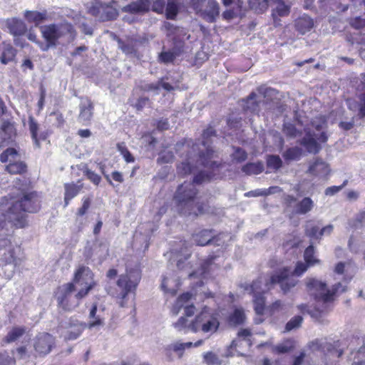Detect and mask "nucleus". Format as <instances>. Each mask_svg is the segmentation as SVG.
<instances>
[{
  "instance_id": "obj_50",
  "label": "nucleus",
  "mask_w": 365,
  "mask_h": 365,
  "mask_svg": "<svg viewBox=\"0 0 365 365\" xmlns=\"http://www.w3.org/2000/svg\"><path fill=\"white\" fill-rule=\"evenodd\" d=\"M267 165L272 169H278L282 165V160L279 156L271 155L267 158Z\"/></svg>"
},
{
  "instance_id": "obj_21",
  "label": "nucleus",
  "mask_w": 365,
  "mask_h": 365,
  "mask_svg": "<svg viewBox=\"0 0 365 365\" xmlns=\"http://www.w3.org/2000/svg\"><path fill=\"white\" fill-rule=\"evenodd\" d=\"M276 7L272 10V16L275 24H279V17L287 16L290 13V6L284 4V1H274Z\"/></svg>"
},
{
  "instance_id": "obj_32",
  "label": "nucleus",
  "mask_w": 365,
  "mask_h": 365,
  "mask_svg": "<svg viewBox=\"0 0 365 365\" xmlns=\"http://www.w3.org/2000/svg\"><path fill=\"white\" fill-rule=\"evenodd\" d=\"M314 207V202L310 197H304L297 206V213L304 215L311 211Z\"/></svg>"
},
{
  "instance_id": "obj_40",
  "label": "nucleus",
  "mask_w": 365,
  "mask_h": 365,
  "mask_svg": "<svg viewBox=\"0 0 365 365\" xmlns=\"http://www.w3.org/2000/svg\"><path fill=\"white\" fill-rule=\"evenodd\" d=\"M174 327L178 331L184 333L191 331L190 322H188L187 319L184 317H180L174 324Z\"/></svg>"
},
{
  "instance_id": "obj_15",
  "label": "nucleus",
  "mask_w": 365,
  "mask_h": 365,
  "mask_svg": "<svg viewBox=\"0 0 365 365\" xmlns=\"http://www.w3.org/2000/svg\"><path fill=\"white\" fill-rule=\"evenodd\" d=\"M94 106L88 98H81L79 103V114L78 120L83 125H87L91 123L93 115Z\"/></svg>"
},
{
  "instance_id": "obj_9",
  "label": "nucleus",
  "mask_w": 365,
  "mask_h": 365,
  "mask_svg": "<svg viewBox=\"0 0 365 365\" xmlns=\"http://www.w3.org/2000/svg\"><path fill=\"white\" fill-rule=\"evenodd\" d=\"M140 279V274L137 269L127 271L125 274L119 277L117 286L119 290L118 297L123 299L120 302L121 307L125 306L123 299L129 293L135 290Z\"/></svg>"
},
{
  "instance_id": "obj_6",
  "label": "nucleus",
  "mask_w": 365,
  "mask_h": 365,
  "mask_svg": "<svg viewBox=\"0 0 365 365\" xmlns=\"http://www.w3.org/2000/svg\"><path fill=\"white\" fill-rule=\"evenodd\" d=\"M307 287L310 294L318 302L323 304L332 302L335 294L343 293L346 290V287L340 282L336 284L331 290H329L324 282L315 278L307 279Z\"/></svg>"
},
{
  "instance_id": "obj_42",
  "label": "nucleus",
  "mask_w": 365,
  "mask_h": 365,
  "mask_svg": "<svg viewBox=\"0 0 365 365\" xmlns=\"http://www.w3.org/2000/svg\"><path fill=\"white\" fill-rule=\"evenodd\" d=\"M178 11V6L176 0H168L166 7V16L168 19H174Z\"/></svg>"
},
{
  "instance_id": "obj_16",
  "label": "nucleus",
  "mask_w": 365,
  "mask_h": 365,
  "mask_svg": "<svg viewBox=\"0 0 365 365\" xmlns=\"http://www.w3.org/2000/svg\"><path fill=\"white\" fill-rule=\"evenodd\" d=\"M224 237H229V236L227 235L222 234L217 237H212L211 231L207 230H202L193 237L195 243L200 246H205L209 243L221 245L222 244L218 242V239Z\"/></svg>"
},
{
  "instance_id": "obj_59",
  "label": "nucleus",
  "mask_w": 365,
  "mask_h": 365,
  "mask_svg": "<svg viewBox=\"0 0 365 365\" xmlns=\"http://www.w3.org/2000/svg\"><path fill=\"white\" fill-rule=\"evenodd\" d=\"M241 10H239V9L237 7L236 10H227L222 13V17L223 19L226 20H230L232 19L234 17L237 16L239 14V12Z\"/></svg>"
},
{
  "instance_id": "obj_34",
  "label": "nucleus",
  "mask_w": 365,
  "mask_h": 365,
  "mask_svg": "<svg viewBox=\"0 0 365 365\" xmlns=\"http://www.w3.org/2000/svg\"><path fill=\"white\" fill-rule=\"evenodd\" d=\"M250 8L257 13H262L268 8L267 0H248Z\"/></svg>"
},
{
  "instance_id": "obj_33",
  "label": "nucleus",
  "mask_w": 365,
  "mask_h": 365,
  "mask_svg": "<svg viewBox=\"0 0 365 365\" xmlns=\"http://www.w3.org/2000/svg\"><path fill=\"white\" fill-rule=\"evenodd\" d=\"M80 187L74 184L65 185V197L64 201L66 206L68 205L69 201L73 198L79 192Z\"/></svg>"
},
{
  "instance_id": "obj_41",
  "label": "nucleus",
  "mask_w": 365,
  "mask_h": 365,
  "mask_svg": "<svg viewBox=\"0 0 365 365\" xmlns=\"http://www.w3.org/2000/svg\"><path fill=\"white\" fill-rule=\"evenodd\" d=\"M15 56V50L11 45L6 46L1 57V61L4 64L12 61Z\"/></svg>"
},
{
  "instance_id": "obj_37",
  "label": "nucleus",
  "mask_w": 365,
  "mask_h": 365,
  "mask_svg": "<svg viewBox=\"0 0 365 365\" xmlns=\"http://www.w3.org/2000/svg\"><path fill=\"white\" fill-rule=\"evenodd\" d=\"M246 317L242 309L237 308L230 317V322L237 325L242 324L245 321Z\"/></svg>"
},
{
  "instance_id": "obj_18",
  "label": "nucleus",
  "mask_w": 365,
  "mask_h": 365,
  "mask_svg": "<svg viewBox=\"0 0 365 365\" xmlns=\"http://www.w3.org/2000/svg\"><path fill=\"white\" fill-rule=\"evenodd\" d=\"M309 173L314 176L322 178L329 174L330 168L326 162L317 159L309 165Z\"/></svg>"
},
{
  "instance_id": "obj_61",
  "label": "nucleus",
  "mask_w": 365,
  "mask_h": 365,
  "mask_svg": "<svg viewBox=\"0 0 365 365\" xmlns=\"http://www.w3.org/2000/svg\"><path fill=\"white\" fill-rule=\"evenodd\" d=\"M15 360L9 356L0 354V365H14Z\"/></svg>"
},
{
  "instance_id": "obj_64",
  "label": "nucleus",
  "mask_w": 365,
  "mask_h": 365,
  "mask_svg": "<svg viewBox=\"0 0 365 365\" xmlns=\"http://www.w3.org/2000/svg\"><path fill=\"white\" fill-rule=\"evenodd\" d=\"M119 46L121 48V50L126 54L133 53L135 52V48L133 46L128 45V44H124L121 42H119Z\"/></svg>"
},
{
  "instance_id": "obj_38",
  "label": "nucleus",
  "mask_w": 365,
  "mask_h": 365,
  "mask_svg": "<svg viewBox=\"0 0 365 365\" xmlns=\"http://www.w3.org/2000/svg\"><path fill=\"white\" fill-rule=\"evenodd\" d=\"M302 155V150L298 147H294L288 149L283 156L285 160H297L300 158Z\"/></svg>"
},
{
  "instance_id": "obj_45",
  "label": "nucleus",
  "mask_w": 365,
  "mask_h": 365,
  "mask_svg": "<svg viewBox=\"0 0 365 365\" xmlns=\"http://www.w3.org/2000/svg\"><path fill=\"white\" fill-rule=\"evenodd\" d=\"M331 344L322 340H316L312 343L311 348L313 351L322 349L323 351L326 350L331 351Z\"/></svg>"
},
{
  "instance_id": "obj_26",
  "label": "nucleus",
  "mask_w": 365,
  "mask_h": 365,
  "mask_svg": "<svg viewBox=\"0 0 365 365\" xmlns=\"http://www.w3.org/2000/svg\"><path fill=\"white\" fill-rule=\"evenodd\" d=\"M26 330L24 327H14L8 332L4 340L6 343L14 342L26 333Z\"/></svg>"
},
{
  "instance_id": "obj_62",
  "label": "nucleus",
  "mask_w": 365,
  "mask_h": 365,
  "mask_svg": "<svg viewBox=\"0 0 365 365\" xmlns=\"http://www.w3.org/2000/svg\"><path fill=\"white\" fill-rule=\"evenodd\" d=\"M26 36H27V38L32 41V42H34L36 44H37L38 46V43H43V41H41L38 39L37 38V35L34 32L33 28H31L28 32H27V34H26Z\"/></svg>"
},
{
  "instance_id": "obj_53",
  "label": "nucleus",
  "mask_w": 365,
  "mask_h": 365,
  "mask_svg": "<svg viewBox=\"0 0 365 365\" xmlns=\"http://www.w3.org/2000/svg\"><path fill=\"white\" fill-rule=\"evenodd\" d=\"M175 58V54L171 51L162 52L160 55L161 61L168 63L172 62Z\"/></svg>"
},
{
  "instance_id": "obj_48",
  "label": "nucleus",
  "mask_w": 365,
  "mask_h": 365,
  "mask_svg": "<svg viewBox=\"0 0 365 365\" xmlns=\"http://www.w3.org/2000/svg\"><path fill=\"white\" fill-rule=\"evenodd\" d=\"M284 309V304L279 300L274 302L272 304L266 308V311L270 314L273 315L276 313L282 311Z\"/></svg>"
},
{
  "instance_id": "obj_51",
  "label": "nucleus",
  "mask_w": 365,
  "mask_h": 365,
  "mask_svg": "<svg viewBox=\"0 0 365 365\" xmlns=\"http://www.w3.org/2000/svg\"><path fill=\"white\" fill-rule=\"evenodd\" d=\"M347 182H348V180H346L344 181V182L342 183L341 185L331 186V187H327L324 192L325 195H329V196H332V195H335L336 193H337L340 190H341L346 185Z\"/></svg>"
},
{
  "instance_id": "obj_13",
  "label": "nucleus",
  "mask_w": 365,
  "mask_h": 365,
  "mask_svg": "<svg viewBox=\"0 0 365 365\" xmlns=\"http://www.w3.org/2000/svg\"><path fill=\"white\" fill-rule=\"evenodd\" d=\"M114 2L113 1L109 4H106L98 1L91 7L90 12L103 21L114 19L118 16V10L111 5Z\"/></svg>"
},
{
  "instance_id": "obj_30",
  "label": "nucleus",
  "mask_w": 365,
  "mask_h": 365,
  "mask_svg": "<svg viewBox=\"0 0 365 365\" xmlns=\"http://www.w3.org/2000/svg\"><path fill=\"white\" fill-rule=\"evenodd\" d=\"M320 227L313 221H307L305 225V233L306 235L314 239H319Z\"/></svg>"
},
{
  "instance_id": "obj_10",
  "label": "nucleus",
  "mask_w": 365,
  "mask_h": 365,
  "mask_svg": "<svg viewBox=\"0 0 365 365\" xmlns=\"http://www.w3.org/2000/svg\"><path fill=\"white\" fill-rule=\"evenodd\" d=\"M259 93H252L245 101L244 107L252 112L259 111L266 104L265 99L267 96H272L275 91L272 88L260 87Z\"/></svg>"
},
{
  "instance_id": "obj_36",
  "label": "nucleus",
  "mask_w": 365,
  "mask_h": 365,
  "mask_svg": "<svg viewBox=\"0 0 365 365\" xmlns=\"http://www.w3.org/2000/svg\"><path fill=\"white\" fill-rule=\"evenodd\" d=\"M263 165L261 163H252L245 165L242 171L247 175H257L262 172Z\"/></svg>"
},
{
  "instance_id": "obj_35",
  "label": "nucleus",
  "mask_w": 365,
  "mask_h": 365,
  "mask_svg": "<svg viewBox=\"0 0 365 365\" xmlns=\"http://www.w3.org/2000/svg\"><path fill=\"white\" fill-rule=\"evenodd\" d=\"M365 246V241L361 237H351L349 241V247L351 252L359 253Z\"/></svg>"
},
{
  "instance_id": "obj_12",
  "label": "nucleus",
  "mask_w": 365,
  "mask_h": 365,
  "mask_svg": "<svg viewBox=\"0 0 365 365\" xmlns=\"http://www.w3.org/2000/svg\"><path fill=\"white\" fill-rule=\"evenodd\" d=\"M19 250V247L12 245L9 236L0 237V255L6 264H13L15 267L20 264L21 260L16 256Z\"/></svg>"
},
{
  "instance_id": "obj_44",
  "label": "nucleus",
  "mask_w": 365,
  "mask_h": 365,
  "mask_svg": "<svg viewBox=\"0 0 365 365\" xmlns=\"http://www.w3.org/2000/svg\"><path fill=\"white\" fill-rule=\"evenodd\" d=\"M294 341L293 340L288 339L284 341L281 344L275 347V350L278 353H287L290 351L294 348Z\"/></svg>"
},
{
  "instance_id": "obj_28",
  "label": "nucleus",
  "mask_w": 365,
  "mask_h": 365,
  "mask_svg": "<svg viewBox=\"0 0 365 365\" xmlns=\"http://www.w3.org/2000/svg\"><path fill=\"white\" fill-rule=\"evenodd\" d=\"M192 346V342H186V343H180V342H175L173 344H170L168 345L165 348V351L166 355H170L171 351H173L178 354L179 356H182V351L187 348H190Z\"/></svg>"
},
{
  "instance_id": "obj_49",
  "label": "nucleus",
  "mask_w": 365,
  "mask_h": 365,
  "mask_svg": "<svg viewBox=\"0 0 365 365\" xmlns=\"http://www.w3.org/2000/svg\"><path fill=\"white\" fill-rule=\"evenodd\" d=\"M190 158H189L186 162H182L180 165L178 166V173L182 175H187L192 171V168L190 166V162L189 161Z\"/></svg>"
},
{
  "instance_id": "obj_7",
  "label": "nucleus",
  "mask_w": 365,
  "mask_h": 365,
  "mask_svg": "<svg viewBox=\"0 0 365 365\" xmlns=\"http://www.w3.org/2000/svg\"><path fill=\"white\" fill-rule=\"evenodd\" d=\"M220 326L217 314L210 309L205 307L190 322L191 331L201 332L209 336L215 333Z\"/></svg>"
},
{
  "instance_id": "obj_11",
  "label": "nucleus",
  "mask_w": 365,
  "mask_h": 365,
  "mask_svg": "<svg viewBox=\"0 0 365 365\" xmlns=\"http://www.w3.org/2000/svg\"><path fill=\"white\" fill-rule=\"evenodd\" d=\"M0 160L2 163H9L6 169L11 174H21L26 171V166L19 160V155L14 148H7L0 155Z\"/></svg>"
},
{
  "instance_id": "obj_47",
  "label": "nucleus",
  "mask_w": 365,
  "mask_h": 365,
  "mask_svg": "<svg viewBox=\"0 0 365 365\" xmlns=\"http://www.w3.org/2000/svg\"><path fill=\"white\" fill-rule=\"evenodd\" d=\"M283 132L285 135L292 137L296 138L300 135V132L298 129H297L291 123H284Z\"/></svg>"
},
{
  "instance_id": "obj_2",
  "label": "nucleus",
  "mask_w": 365,
  "mask_h": 365,
  "mask_svg": "<svg viewBox=\"0 0 365 365\" xmlns=\"http://www.w3.org/2000/svg\"><path fill=\"white\" fill-rule=\"evenodd\" d=\"M295 283L296 282L294 279L287 278V274L283 276V273H282L280 276L278 274L272 275L269 279L260 277L253 282L249 289H245L249 290L250 293L253 294L254 309L256 314L263 315L265 310V298L262 294L269 290L274 284H279L282 289L286 292L290 288L294 287Z\"/></svg>"
},
{
  "instance_id": "obj_31",
  "label": "nucleus",
  "mask_w": 365,
  "mask_h": 365,
  "mask_svg": "<svg viewBox=\"0 0 365 365\" xmlns=\"http://www.w3.org/2000/svg\"><path fill=\"white\" fill-rule=\"evenodd\" d=\"M25 18L29 22H34L37 26L42 21L46 19V13H41L36 11H26L24 15Z\"/></svg>"
},
{
  "instance_id": "obj_57",
  "label": "nucleus",
  "mask_w": 365,
  "mask_h": 365,
  "mask_svg": "<svg viewBox=\"0 0 365 365\" xmlns=\"http://www.w3.org/2000/svg\"><path fill=\"white\" fill-rule=\"evenodd\" d=\"M270 193H272V192L269 190H253V191L247 192L245 194V195L247 197H257V196L267 195Z\"/></svg>"
},
{
  "instance_id": "obj_60",
  "label": "nucleus",
  "mask_w": 365,
  "mask_h": 365,
  "mask_svg": "<svg viewBox=\"0 0 365 365\" xmlns=\"http://www.w3.org/2000/svg\"><path fill=\"white\" fill-rule=\"evenodd\" d=\"M351 25L356 29H361L365 26V19L356 17L351 21Z\"/></svg>"
},
{
  "instance_id": "obj_56",
  "label": "nucleus",
  "mask_w": 365,
  "mask_h": 365,
  "mask_svg": "<svg viewBox=\"0 0 365 365\" xmlns=\"http://www.w3.org/2000/svg\"><path fill=\"white\" fill-rule=\"evenodd\" d=\"M86 175L95 185H98L101 182V177L90 170L86 171Z\"/></svg>"
},
{
  "instance_id": "obj_17",
  "label": "nucleus",
  "mask_w": 365,
  "mask_h": 365,
  "mask_svg": "<svg viewBox=\"0 0 365 365\" xmlns=\"http://www.w3.org/2000/svg\"><path fill=\"white\" fill-rule=\"evenodd\" d=\"M150 0H136L123 6L121 10L123 12L134 14H144L150 10Z\"/></svg>"
},
{
  "instance_id": "obj_58",
  "label": "nucleus",
  "mask_w": 365,
  "mask_h": 365,
  "mask_svg": "<svg viewBox=\"0 0 365 365\" xmlns=\"http://www.w3.org/2000/svg\"><path fill=\"white\" fill-rule=\"evenodd\" d=\"M233 158L237 162H242L247 158V154L243 150L237 148L233 153Z\"/></svg>"
},
{
  "instance_id": "obj_29",
  "label": "nucleus",
  "mask_w": 365,
  "mask_h": 365,
  "mask_svg": "<svg viewBox=\"0 0 365 365\" xmlns=\"http://www.w3.org/2000/svg\"><path fill=\"white\" fill-rule=\"evenodd\" d=\"M29 130L32 139L36 147L40 146V140L42 138L41 135H38L39 125L33 117H29Z\"/></svg>"
},
{
  "instance_id": "obj_27",
  "label": "nucleus",
  "mask_w": 365,
  "mask_h": 365,
  "mask_svg": "<svg viewBox=\"0 0 365 365\" xmlns=\"http://www.w3.org/2000/svg\"><path fill=\"white\" fill-rule=\"evenodd\" d=\"M192 298V294L189 292L184 293L181 294L178 298L177 299L175 304L173 305L172 312L175 314H178L180 312V310L185 307V305L190 304V300Z\"/></svg>"
},
{
  "instance_id": "obj_22",
  "label": "nucleus",
  "mask_w": 365,
  "mask_h": 365,
  "mask_svg": "<svg viewBox=\"0 0 365 365\" xmlns=\"http://www.w3.org/2000/svg\"><path fill=\"white\" fill-rule=\"evenodd\" d=\"M308 267L309 266L307 263L299 262L297 264L296 267L292 274H294L296 276H300L307 271ZM282 273H283V276H285V274H287V278L294 279L296 282L295 284H297V280L291 276L292 272L290 271L289 269L284 268L282 270H279L274 275L278 274L280 276Z\"/></svg>"
},
{
  "instance_id": "obj_39",
  "label": "nucleus",
  "mask_w": 365,
  "mask_h": 365,
  "mask_svg": "<svg viewBox=\"0 0 365 365\" xmlns=\"http://www.w3.org/2000/svg\"><path fill=\"white\" fill-rule=\"evenodd\" d=\"M314 250L312 245L309 246L304 251V260L309 266H313L319 262V260L314 256Z\"/></svg>"
},
{
  "instance_id": "obj_3",
  "label": "nucleus",
  "mask_w": 365,
  "mask_h": 365,
  "mask_svg": "<svg viewBox=\"0 0 365 365\" xmlns=\"http://www.w3.org/2000/svg\"><path fill=\"white\" fill-rule=\"evenodd\" d=\"M209 179L210 178L208 175L201 172L194 178L192 182L185 181L178 186L175 194V199L182 209L185 207H187L188 210L187 212L185 210V214L192 213L197 215L202 213L203 209L202 206H197V210L194 208V204L197 194V190L195 185L209 180Z\"/></svg>"
},
{
  "instance_id": "obj_43",
  "label": "nucleus",
  "mask_w": 365,
  "mask_h": 365,
  "mask_svg": "<svg viewBox=\"0 0 365 365\" xmlns=\"http://www.w3.org/2000/svg\"><path fill=\"white\" fill-rule=\"evenodd\" d=\"M204 361L207 365L222 364V360L212 351L207 352L204 354Z\"/></svg>"
},
{
  "instance_id": "obj_8",
  "label": "nucleus",
  "mask_w": 365,
  "mask_h": 365,
  "mask_svg": "<svg viewBox=\"0 0 365 365\" xmlns=\"http://www.w3.org/2000/svg\"><path fill=\"white\" fill-rule=\"evenodd\" d=\"M195 14L207 23H214L220 16V5L216 0H191Z\"/></svg>"
},
{
  "instance_id": "obj_14",
  "label": "nucleus",
  "mask_w": 365,
  "mask_h": 365,
  "mask_svg": "<svg viewBox=\"0 0 365 365\" xmlns=\"http://www.w3.org/2000/svg\"><path fill=\"white\" fill-rule=\"evenodd\" d=\"M54 344L53 336L48 333H41L36 336L34 341V348L40 356L48 354Z\"/></svg>"
},
{
  "instance_id": "obj_55",
  "label": "nucleus",
  "mask_w": 365,
  "mask_h": 365,
  "mask_svg": "<svg viewBox=\"0 0 365 365\" xmlns=\"http://www.w3.org/2000/svg\"><path fill=\"white\" fill-rule=\"evenodd\" d=\"M91 200L90 197H86L83 200V205L78 210L77 214L80 216H83L86 214L91 205Z\"/></svg>"
},
{
  "instance_id": "obj_52",
  "label": "nucleus",
  "mask_w": 365,
  "mask_h": 365,
  "mask_svg": "<svg viewBox=\"0 0 365 365\" xmlns=\"http://www.w3.org/2000/svg\"><path fill=\"white\" fill-rule=\"evenodd\" d=\"M118 149L123 156L125 160L128 163H132L134 161V158L132 156L128 150L123 145H118Z\"/></svg>"
},
{
  "instance_id": "obj_20",
  "label": "nucleus",
  "mask_w": 365,
  "mask_h": 365,
  "mask_svg": "<svg viewBox=\"0 0 365 365\" xmlns=\"http://www.w3.org/2000/svg\"><path fill=\"white\" fill-rule=\"evenodd\" d=\"M5 26L9 30V32L14 36H21L26 33V26L18 19H8L5 21Z\"/></svg>"
},
{
  "instance_id": "obj_19",
  "label": "nucleus",
  "mask_w": 365,
  "mask_h": 365,
  "mask_svg": "<svg viewBox=\"0 0 365 365\" xmlns=\"http://www.w3.org/2000/svg\"><path fill=\"white\" fill-rule=\"evenodd\" d=\"M314 26L313 19L307 14H303L294 21V27L302 34L311 31Z\"/></svg>"
},
{
  "instance_id": "obj_4",
  "label": "nucleus",
  "mask_w": 365,
  "mask_h": 365,
  "mask_svg": "<svg viewBox=\"0 0 365 365\" xmlns=\"http://www.w3.org/2000/svg\"><path fill=\"white\" fill-rule=\"evenodd\" d=\"M326 120L324 117H317L312 122V128L305 129V135L301 144L311 153H317L321 149V143L327 140L326 133Z\"/></svg>"
},
{
  "instance_id": "obj_23",
  "label": "nucleus",
  "mask_w": 365,
  "mask_h": 365,
  "mask_svg": "<svg viewBox=\"0 0 365 365\" xmlns=\"http://www.w3.org/2000/svg\"><path fill=\"white\" fill-rule=\"evenodd\" d=\"M86 327V324H75L64 332L63 337L66 340H74L81 334Z\"/></svg>"
},
{
  "instance_id": "obj_24",
  "label": "nucleus",
  "mask_w": 365,
  "mask_h": 365,
  "mask_svg": "<svg viewBox=\"0 0 365 365\" xmlns=\"http://www.w3.org/2000/svg\"><path fill=\"white\" fill-rule=\"evenodd\" d=\"M180 286V282L178 279H173L168 277H165L163 279L161 287L167 293H170L172 295L175 294L177 289Z\"/></svg>"
},
{
  "instance_id": "obj_63",
  "label": "nucleus",
  "mask_w": 365,
  "mask_h": 365,
  "mask_svg": "<svg viewBox=\"0 0 365 365\" xmlns=\"http://www.w3.org/2000/svg\"><path fill=\"white\" fill-rule=\"evenodd\" d=\"M173 155L170 153H163L160 155V156L158 158V161L163 163H168L173 160Z\"/></svg>"
},
{
  "instance_id": "obj_46",
  "label": "nucleus",
  "mask_w": 365,
  "mask_h": 365,
  "mask_svg": "<svg viewBox=\"0 0 365 365\" xmlns=\"http://www.w3.org/2000/svg\"><path fill=\"white\" fill-rule=\"evenodd\" d=\"M302 317L301 316H296L292 318L286 324V330L287 331H292L300 327L302 322Z\"/></svg>"
},
{
  "instance_id": "obj_25",
  "label": "nucleus",
  "mask_w": 365,
  "mask_h": 365,
  "mask_svg": "<svg viewBox=\"0 0 365 365\" xmlns=\"http://www.w3.org/2000/svg\"><path fill=\"white\" fill-rule=\"evenodd\" d=\"M96 312L97 307L94 305L90 311V322L86 324L88 329L99 328L104 325V319L100 315H96Z\"/></svg>"
},
{
  "instance_id": "obj_1",
  "label": "nucleus",
  "mask_w": 365,
  "mask_h": 365,
  "mask_svg": "<svg viewBox=\"0 0 365 365\" xmlns=\"http://www.w3.org/2000/svg\"><path fill=\"white\" fill-rule=\"evenodd\" d=\"M96 286L93 274L88 267L80 266L74 274L72 282L60 287L57 301L60 307L66 311L76 308L80 300L85 297Z\"/></svg>"
},
{
  "instance_id": "obj_54",
  "label": "nucleus",
  "mask_w": 365,
  "mask_h": 365,
  "mask_svg": "<svg viewBox=\"0 0 365 365\" xmlns=\"http://www.w3.org/2000/svg\"><path fill=\"white\" fill-rule=\"evenodd\" d=\"M165 0H155L152 6V10L156 13L161 14L165 8Z\"/></svg>"
},
{
  "instance_id": "obj_5",
  "label": "nucleus",
  "mask_w": 365,
  "mask_h": 365,
  "mask_svg": "<svg viewBox=\"0 0 365 365\" xmlns=\"http://www.w3.org/2000/svg\"><path fill=\"white\" fill-rule=\"evenodd\" d=\"M40 31L44 39V42L38 43V47L42 51H47L51 48L56 47L58 39L66 35H69V37L73 36V28L68 23L43 25L40 26Z\"/></svg>"
}]
</instances>
